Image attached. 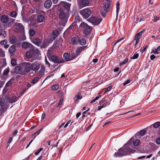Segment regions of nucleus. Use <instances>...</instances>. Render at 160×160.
Masks as SVG:
<instances>
[{
    "label": "nucleus",
    "mask_w": 160,
    "mask_h": 160,
    "mask_svg": "<svg viewBox=\"0 0 160 160\" xmlns=\"http://www.w3.org/2000/svg\"><path fill=\"white\" fill-rule=\"evenodd\" d=\"M39 51L37 48L35 47L30 49L29 51L27 52L26 53V57L27 58H30L33 56L37 55L39 54Z\"/></svg>",
    "instance_id": "obj_1"
},
{
    "label": "nucleus",
    "mask_w": 160,
    "mask_h": 160,
    "mask_svg": "<svg viewBox=\"0 0 160 160\" xmlns=\"http://www.w3.org/2000/svg\"><path fill=\"white\" fill-rule=\"evenodd\" d=\"M80 28H81L86 34H88L91 30V27L87 23L83 22L79 26Z\"/></svg>",
    "instance_id": "obj_2"
},
{
    "label": "nucleus",
    "mask_w": 160,
    "mask_h": 160,
    "mask_svg": "<svg viewBox=\"0 0 160 160\" xmlns=\"http://www.w3.org/2000/svg\"><path fill=\"white\" fill-rule=\"evenodd\" d=\"M80 13L83 18H87L91 15L92 12L90 8H87L81 10Z\"/></svg>",
    "instance_id": "obj_3"
},
{
    "label": "nucleus",
    "mask_w": 160,
    "mask_h": 160,
    "mask_svg": "<svg viewBox=\"0 0 160 160\" xmlns=\"http://www.w3.org/2000/svg\"><path fill=\"white\" fill-rule=\"evenodd\" d=\"M21 66L23 68L24 74L25 72H29L31 70V66L30 63L24 62L22 63Z\"/></svg>",
    "instance_id": "obj_4"
},
{
    "label": "nucleus",
    "mask_w": 160,
    "mask_h": 160,
    "mask_svg": "<svg viewBox=\"0 0 160 160\" xmlns=\"http://www.w3.org/2000/svg\"><path fill=\"white\" fill-rule=\"evenodd\" d=\"M128 149L126 148H122L119 149L118 152L117 153H115L114 156L115 157H122L123 155H125L126 153V152L128 151Z\"/></svg>",
    "instance_id": "obj_5"
},
{
    "label": "nucleus",
    "mask_w": 160,
    "mask_h": 160,
    "mask_svg": "<svg viewBox=\"0 0 160 160\" xmlns=\"http://www.w3.org/2000/svg\"><path fill=\"white\" fill-rule=\"evenodd\" d=\"M102 19L101 18H96L95 17H91L88 20L94 25H98L102 21Z\"/></svg>",
    "instance_id": "obj_6"
},
{
    "label": "nucleus",
    "mask_w": 160,
    "mask_h": 160,
    "mask_svg": "<svg viewBox=\"0 0 160 160\" xmlns=\"http://www.w3.org/2000/svg\"><path fill=\"white\" fill-rule=\"evenodd\" d=\"M133 137H132L127 142V143L125 145V146L126 147L130 145L132 147H133L132 146L131 143L132 142L133 143V145L135 146H137L140 144V141L139 140H136L134 141H133Z\"/></svg>",
    "instance_id": "obj_7"
},
{
    "label": "nucleus",
    "mask_w": 160,
    "mask_h": 160,
    "mask_svg": "<svg viewBox=\"0 0 160 160\" xmlns=\"http://www.w3.org/2000/svg\"><path fill=\"white\" fill-rule=\"evenodd\" d=\"M31 70L36 72L40 69L41 63L38 62H35L31 64Z\"/></svg>",
    "instance_id": "obj_8"
},
{
    "label": "nucleus",
    "mask_w": 160,
    "mask_h": 160,
    "mask_svg": "<svg viewBox=\"0 0 160 160\" xmlns=\"http://www.w3.org/2000/svg\"><path fill=\"white\" fill-rule=\"evenodd\" d=\"M22 47L24 49H28L29 48L31 49L34 47L31 44L26 42H22Z\"/></svg>",
    "instance_id": "obj_9"
},
{
    "label": "nucleus",
    "mask_w": 160,
    "mask_h": 160,
    "mask_svg": "<svg viewBox=\"0 0 160 160\" xmlns=\"http://www.w3.org/2000/svg\"><path fill=\"white\" fill-rule=\"evenodd\" d=\"M51 58L52 61L54 62L60 63L63 62L62 60H60L57 56L55 55L52 56Z\"/></svg>",
    "instance_id": "obj_10"
},
{
    "label": "nucleus",
    "mask_w": 160,
    "mask_h": 160,
    "mask_svg": "<svg viewBox=\"0 0 160 160\" xmlns=\"http://www.w3.org/2000/svg\"><path fill=\"white\" fill-rule=\"evenodd\" d=\"M22 70L23 68L22 66L16 67L14 69V72L21 75H23L24 73Z\"/></svg>",
    "instance_id": "obj_11"
},
{
    "label": "nucleus",
    "mask_w": 160,
    "mask_h": 160,
    "mask_svg": "<svg viewBox=\"0 0 160 160\" xmlns=\"http://www.w3.org/2000/svg\"><path fill=\"white\" fill-rule=\"evenodd\" d=\"M60 7H62L67 9L69 8L71 6V4L67 3L65 2H61L59 4Z\"/></svg>",
    "instance_id": "obj_12"
},
{
    "label": "nucleus",
    "mask_w": 160,
    "mask_h": 160,
    "mask_svg": "<svg viewBox=\"0 0 160 160\" xmlns=\"http://www.w3.org/2000/svg\"><path fill=\"white\" fill-rule=\"evenodd\" d=\"M0 20L2 23H6L9 21L8 16L5 15H2L1 17Z\"/></svg>",
    "instance_id": "obj_13"
},
{
    "label": "nucleus",
    "mask_w": 160,
    "mask_h": 160,
    "mask_svg": "<svg viewBox=\"0 0 160 160\" xmlns=\"http://www.w3.org/2000/svg\"><path fill=\"white\" fill-rule=\"evenodd\" d=\"M86 48V46H83L80 47H78L77 48L75 51V53L78 55L80 54L81 52L85 49Z\"/></svg>",
    "instance_id": "obj_14"
},
{
    "label": "nucleus",
    "mask_w": 160,
    "mask_h": 160,
    "mask_svg": "<svg viewBox=\"0 0 160 160\" xmlns=\"http://www.w3.org/2000/svg\"><path fill=\"white\" fill-rule=\"evenodd\" d=\"M59 17L60 19L66 21L68 18V16L65 13L62 12L60 13Z\"/></svg>",
    "instance_id": "obj_15"
},
{
    "label": "nucleus",
    "mask_w": 160,
    "mask_h": 160,
    "mask_svg": "<svg viewBox=\"0 0 160 160\" xmlns=\"http://www.w3.org/2000/svg\"><path fill=\"white\" fill-rule=\"evenodd\" d=\"M64 58L66 61H69L71 60V55L68 53H65L63 55Z\"/></svg>",
    "instance_id": "obj_16"
},
{
    "label": "nucleus",
    "mask_w": 160,
    "mask_h": 160,
    "mask_svg": "<svg viewBox=\"0 0 160 160\" xmlns=\"http://www.w3.org/2000/svg\"><path fill=\"white\" fill-rule=\"evenodd\" d=\"M52 2L50 0H47L44 3V6L45 8H49L51 6Z\"/></svg>",
    "instance_id": "obj_17"
},
{
    "label": "nucleus",
    "mask_w": 160,
    "mask_h": 160,
    "mask_svg": "<svg viewBox=\"0 0 160 160\" xmlns=\"http://www.w3.org/2000/svg\"><path fill=\"white\" fill-rule=\"evenodd\" d=\"M45 20V17L42 15H39L37 17V20L39 23L44 22Z\"/></svg>",
    "instance_id": "obj_18"
},
{
    "label": "nucleus",
    "mask_w": 160,
    "mask_h": 160,
    "mask_svg": "<svg viewBox=\"0 0 160 160\" xmlns=\"http://www.w3.org/2000/svg\"><path fill=\"white\" fill-rule=\"evenodd\" d=\"M7 99L9 102L12 103L16 102L17 100V98L16 96H14L12 97H9Z\"/></svg>",
    "instance_id": "obj_19"
},
{
    "label": "nucleus",
    "mask_w": 160,
    "mask_h": 160,
    "mask_svg": "<svg viewBox=\"0 0 160 160\" xmlns=\"http://www.w3.org/2000/svg\"><path fill=\"white\" fill-rule=\"evenodd\" d=\"M79 38L78 37H74L72 39V43L74 44H76L78 43Z\"/></svg>",
    "instance_id": "obj_20"
},
{
    "label": "nucleus",
    "mask_w": 160,
    "mask_h": 160,
    "mask_svg": "<svg viewBox=\"0 0 160 160\" xmlns=\"http://www.w3.org/2000/svg\"><path fill=\"white\" fill-rule=\"evenodd\" d=\"M81 3L82 5L81 8L87 6L88 5L89 1L88 0H81Z\"/></svg>",
    "instance_id": "obj_21"
},
{
    "label": "nucleus",
    "mask_w": 160,
    "mask_h": 160,
    "mask_svg": "<svg viewBox=\"0 0 160 160\" xmlns=\"http://www.w3.org/2000/svg\"><path fill=\"white\" fill-rule=\"evenodd\" d=\"M14 24L19 29H23L24 28L23 25L21 23L15 22Z\"/></svg>",
    "instance_id": "obj_22"
},
{
    "label": "nucleus",
    "mask_w": 160,
    "mask_h": 160,
    "mask_svg": "<svg viewBox=\"0 0 160 160\" xmlns=\"http://www.w3.org/2000/svg\"><path fill=\"white\" fill-rule=\"evenodd\" d=\"M143 32H144L143 30L141 32H139L138 33H137L135 36V39L139 40V39L141 37L142 34Z\"/></svg>",
    "instance_id": "obj_23"
},
{
    "label": "nucleus",
    "mask_w": 160,
    "mask_h": 160,
    "mask_svg": "<svg viewBox=\"0 0 160 160\" xmlns=\"http://www.w3.org/2000/svg\"><path fill=\"white\" fill-rule=\"evenodd\" d=\"M15 46L14 45H12L9 49V52L10 54H12L15 52Z\"/></svg>",
    "instance_id": "obj_24"
},
{
    "label": "nucleus",
    "mask_w": 160,
    "mask_h": 160,
    "mask_svg": "<svg viewBox=\"0 0 160 160\" xmlns=\"http://www.w3.org/2000/svg\"><path fill=\"white\" fill-rule=\"evenodd\" d=\"M0 36L5 37L6 36V33L4 29H2L0 31Z\"/></svg>",
    "instance_id": "obj_25"
},
{
    "label": "nucleus",
    "mask_w": 160,
    "mask_h": 160,
    "mask_svg": "<svg viewBox=\"0 0 160 160\" xmlns=\"http://www.w3.org/2000/svg\"><path fill=\"white\" fill-rule=\"evenodd\" d=\"M32 42L34 43L37 45H38L41 42V41L40 39L36 38L33 39Z\"/></svg>",
    "instance_id": "obj_26"
},
{
    "label": "nucleus",
    "mask_w": 160,
    "mask_h": 160,
    "mask_svg": "<svg viewBox=\"0 0 160 160\" xmlns=\"http://www.w3.org/2000/svg\"><path fill=\"white\" fill-rule=\"evenodd\" d=\"M16 41V39L14 37H12L10 38V43L11 44L15 43Z\"/></svg>",
    "instance_id": "obj_27"
},
{
    "label": "nucleus",
    "mask_w": 160,
    "mask_h": 160,
    "mask_svg": "<svg viewBox=\"0 0 160 160\" xmlns=\"http://www.w3.org/2000/svg\"><path fill=\"white\" fill-rule=\"evenodd\" d=\"M119 6L120 4L118 2L116 3V16L118 17V14L119 13Z\"/></svg>",
    "instance_id": "obj_28"
},
{
    "label": "nucleus",
    "mask_w": 160,
    "mask_h": 160,
    "mask_svg": "<svg viewBox=\"0 0 160 160\" xmlns=\"http://www.w3.org/2000/svg\"><path fill=\"white\" fill-rule=\"evenodd\" d=\"M79 43L80 44L82 45H84L86 43V41L85 39L82 38L79 40Z\"/></svg>",
    "instance_id": "obj_29"
},
{
    "label": "nucleus",
    "mask_w": 160,
    "mask_h": 160,
    "mask_svg": "<svg viewBox=\"0 0 160 160\" xmlns=\"http://www.w3.org/2000/svg\"><path fill=\"white\" fill-rule=\"evenodd\" d=\"M17 12L14 11H12L11 12L10 14V15L13 18H15L17 16Z\"/></svg>",
    "instance_id": "obj_30"
},
{
    "label": "nucleus",
    "mask_w": 160,
    "mask_h": 160,
    "mask_svg": "<svg viewBox=\"0 0 160 160\" xmlns=\"http://www.w3.org/2000/svg\"><path fill=\"white\" fill-rule=\"evenodd\" d=\"M146 133V131L144 129H143L138 132V134L141 136H142L145 134Z\"/></svg>",
    "instance_id": "obj_31"
},
{
    "label": "nucleus",
    "mask_w": 160,
    "mask_h": 160,
    "mask_svg": "<svg viewBox=\"0 0 160 160\" xmlns=\"http://www.w3.org/2000/svg\"><path fill=\"white\" fill-rule=\"evenodd\" d=\"M110 7V5L109 3L106 4L104 7V10L107 12L108 11V9Z\"/></svg>",
    "instance_id": "obj_32"
},
{
    "label": "nucleus",
    "mask_w": 160,
    "mask_h": 160,
    "mask_svg": "<svg viewBox=\"0 0 160 160\" xmlns=\"http://www.w3.org/2000/svg\"><path fill=\"white\" fill-rule=\"evenodd\" d=\"M5 102L4 98L2 96H0V105H1L4 104Z\"/></svg>",
    "instance_id": "obj_33"
},
{
    "label": "nucleus",
    "mask_w": 160,
    "mask_h": 160,
    "mask_svg": "<svg viewBox=\"0 0 160 160\" xmlns=\"http://www.w3.org/2000/svg\"><path fill=\"white\" fill-rule=\"evenodd\" d=\"M39 78L38 77H35L34 79H33L31 81V83L33 84L37 82L39 80Z\"/></svg>",
    "instance_id": "obj_34"
},
{
    "label": "nucleus",
    "mask_w": 160,
    "mask_h": 160,
    "mask_svg": "<svg viewBox=\"0 0 160 160\" xmlns=\"http://www.w3.org/2000/svg\"><path fill=\"white\" fill-rule=\"evenodd\" d=\"M82 98V96L81 94L79 93L76 96L75 98V99L76 101H78L79 99H81Z\"/></svg>",
    "instance_id": "obj_35"
},
{
    "label": "nucleus",
    "mask_w": 160,
    "mask_h": 160,
    "mask_svg": "<svg viewBox=\"0 0 160 160\" xmlns=\"http://www.w3.org/2000/svg\"><path fill=\"white\" fill-rule=\"evenodd\" d=\"M29 32L30 35V36H33L35 34V32L34 30L32 29H31L30 30Z\"/></svg>",
    "instance_id": "obj_36"
},
{
    "label": "nucleus",
    "mask_w": 160,
    "mask_h": 160,
    "mask_svg": "<svg viewBox=\"0 0 160 160\" xmlns=\"http://www.w3.org/2000/svg\"><path fill=\"white\" fill-rule=\"evenodd\" d=\"M12 84V82L11 81V79L6 84L5 87L8 88Z\"/></svg>",
    "instance_id": "obj_37"
},
{
    "label": "nucleus",
    "mask_w": 160,
    "mask_h": 160,
    "mask_svg": "<svg viewBox=\"0 0 160 160\" xmlns=\"http://www.w3.org/2000/svg\"><path fill=\"white\" fill-rule=\"evenodd\" d=\"M11 64L12 66H15L17 64L16 60L15 59H12L11 61Z\"/></svg>",
    "instance_id": "obj_38"
},
{
    "label": "nucleus",
    "mask_w": 160,
    "mask_h": 160,
    "mask_svg": "<svg viewBox=\"0 0 160 160\" xmlns=\"http://www.w3.org/2000/svg\"><path fill=\"white\" fill-rule=\"evenodd\" d=\"M160 125V123L159 122H157L153 125V127L155 128H158Z\"/></svg>",
    "instance_id": "obj_39"
},
{
    "label": "nucleus",
    "mask_w": 160,
    "mask_h": 160,
    "mask_svg": "<svg viewBox=\"0 0 160 160\" xmlns=\"http://www.w3.org/2000/svg\"><path fill=\"white\" fill-rule=\"evenodd\" d=\"M59 88V85L58 84H55L52 87V88L53 90H56Z\"/></svg>",
    "instance_id": "obj_40"
},
{
    "label": "nucleus",
    "mask_w": 160,
    "mask_h": 160,
    "mask_svg": "<svg viewBox=\"0 0 160 160\" xmlns=\"http://www.w3.org/2000/svg\"><path fill=\"white\" fill-rule=\"evenodd\" d=\"M101 97V96L100 95H99L98 96L96 97L94 99L91 101L90 102L91 103H94L96 100H98L99 98H100Z\"/></svg>",
    "instance_id": "obj_41"
},
{
    "label": "nucleus",
    "mask_w": 160,
    "mask_h": 160,
    "mask_svg": "<svg viewBox=\"0 0 160 160\" xmlns=\"http://www.w3.org/2000/svg\"><path fill=\"white\" fill-rule=\"evenodd\" d=\"M9 72V68H7L6 69H5L3 72V75L4 76H6L8 75V73Z\"/></svg>",
    "instance_id": "obj_42"
},
{
    "label": "nucleus",
    "mask_w": 160,
    "mask_h": 160,
    "mask_svg": "<svg viewBox=\"0 0 160 160\" xmlns=\"http://www.w3.org/2000/svg\"><path fill=\"white\" fill-rule=\"evenodd\" d=\"M78 54H77V53H73L71 55V60L76 58L78 56Z\"/></svg>",
    "instance_id": "obj_43"
},
{
    "label": "nucleus",
    "mask_w": 160,
    "mask_h": 160,
    "mask_svg": "<svg viewBox=\"0 0 160 160\" xmlns=\"http://www.w3.org/2000/svg\"><path fill=\"white\" fill-rule=\"evenodd\" d=\"M128 58L125 59L123 62H121V63H120V65L122 66V65L125 64L128 62Z\"/></svg>",
    "instance_id": "obj_44"
},
{
    "label": "nucleus",
    "mask_w": 160,
    "mask_h": 160,
    "mask_svg": "<svg viewBox=\"0 0 160 160\" xmlns=\"http://www.w3.org/2000/svg\"><path fill=\"white\" fill-rule=\"evenodd\" d=\"M59 34V31L57 30H54L53 32V35L55 36H57Z\"/></svg>",
    "instance_id": "obj_45"
},
{
    "label": "nucleus",
    "mask_w": 160,
    "mask_h": 160,
    "mask_svg": "<svg viewBox=\"0 0 160 160\" xmlns=\"http://www.w3.org/2000/svg\"><path fill=\"white\" fill-rule=\"evenodd\" d=\"M48 46V43L46 42H43L41 46L42 48H45Z\"/></svg>",
    "instance_id": "obj_46"
},
{
    "label": "nucleus",
    "mask_w": 160,
    "mask_h": 160,
    "mask_svg": "<svg viewBox=\"0 0 160 160\" xmlns=\"http://www.w3.org/2000/svg\"><path fill=\"white\" fill-rule=\"evenodd\" d=\"M138 53H135L133 55V57H132L131 58L132 59H137L138 58Z\"/></svg>",
    "instance_id": "obj_47"
},
{
    "label": "nucleus",
    "mask_w": 160,
    "mask_h": 160,
    "mask_svg": "<svg viewBox=\"0 0 160 160\" xmlns=\"http://www.w3.org/2000/svg\"><path fill=\"white\" fill-rule=\"evenodd\" d=\"M0 54L2 57L5 56L4 52L1 48H0Z\"/></svg>",
    "instance_id": "obj_48"
},
{
    "label": "nucleus",
    "mask_w": 160,
    "mask_h": 160,
    "mask_svg": "<svg viewBox=\"0 0 160 160\" xmlns=\"http://www.w3.org/2000/svg\"><path fill=\"white\" fill-rule=\"evenodd\" d=\"M43 150L42 148H40L39 149H38L37 151H36L35 153L34 154L36 155H38L40 152L42 151Z\"/></svg>",
    "instance_id": "obj_49"
},
{
    "label": "nucleus",
    "mask_w": 160,
    "mask_h": 160,
    "mask_svg": "<svg viewBox=\"0 0 160 160\" xmlns=\"http://www.w3.org/2000/svg\"><path fill=\"white\" fill-rule=\"evenodd\" d=\"M75 22H76L80 21H81V18L79 16H77L75 18Z\"/></svg>",
    "instance_id": "obj_50"
},
{
    "label": "nucleus",
    "mask_w": 160,
    "mask_h": 160,
    "mask_svg": "<svg viewBox=\"0 0 160 160\" xmlns=\"http://www.w3.org/2000/svg\"><path fill=\"white\" fill-rule=\"evenodd\" d=\"M63 99L61 98L58 104L57 105V107H60L63 103Z\"/></svg>",
    "instance_id": "obj_51"
},
{
    "label": "nucleus",
    "mask_w": 160,
    "mask_h": 160,
    "mask_svg": "<svg viewBox=\"0 0 160 160\" xmlns=\"http://www.w3.org/2000/svg\"><path fill=\"white\" fill-rule=\"evenodd\" d=\"M160 19L159 17H157V16L154 17V19H153V22H156L158 21Z\"/></svg>",
    "instance_id": "obj_52"
},
{
    "label": "nucleus",
    "mask_w": 160,
    "mask_h": 160,
    "mask_svg": "<svg viewBox=\"0 0 160 160\" xmlns=\"http://www.w3.org/2000/svg\"><path fill=\"white\" fill-rule=\"evenodd\" d=\"M130 81H131V80L129 79H128L125 82L123 83V86H125L127 84L129 83L130 82Z\"/></svg>",
    "instance_id": "obj_53"
},
{
    "label": "nucleus",
    "mask_w": 160,
    "mask_h": 160,
    "mask_svg": "<svg viewBox=\"0 0 160 160\" xmlns=\"http://www.w3.org/2000/svg\"><path fill=\"white\" fill-rule=\"evenodd\" d=\"M40 67L41 70L42 71H43L45 70V66L44 65L41 64Z\"/></svg>",
    "instance_id": "obj_54"
},
{
    "label": "nucleus",
    "mask_w": 160,
    "mask_h": 160,
    "mask_svg": "<svg viewBox=\"0 0 160 160\" xmlns=\"http://www.w3.org/2000/svg\"><path fill=\"white\" fill-rule=\"evenodd\" d=\"M28 88L27 87V86H26L25 88V89H24L23 90V91H22V92L20 93V96H21L24 93V92H25V91Z\"/></svg>",
    "instance_id": "obj_55"
},
{
    "label": "nucleus",
    "mask_w": 160,
    "mask_h": 160,
    "mask_svg": "<svg viewBox=\"0 0 160 160\" xmlns=\"http://www.w3.org/2000/svg\"><path fill=\"white\" fill-rule=\"evenodd\" d=\"M146 46H146L145 47H144V46H143L142 48L141 49L140 51L141 52L143 53L145 50L147 48Z\"/></svg>",
    "instance_id": "obj_56"
},
{
    "label": "nucleus",
    "mask_w": 160,
    "mask_h": 160,
    "mask_svg": "<svg viewBox=\"0 0 160 160\" xmlns=\"http://www.w3.org/2000/svg\"><path fill=\"white\" fill-rule=\"evenodd\" d=\"M4 84V82L0 80V88L2 87Z\"/></svg>",
    "instance_id": "obj_57"
},
{
    "label": "nucleus",
    "mask_w": 160,
    "mask_h": 160,
    "mask_svg": "<svg viewBox=\"0 0 160 160\" xmlns=\"http://www.w3.org/2000/svg\"><path fill=\"white\" fill-rule=\"evenodd\" d=\"M156 142L157 144H160V138H157Z\"/></svg>",
    "instance_id": "obj_58"
},
{
    "label": "nucleus",
    "mask_w": 160,
    "mask_h": 160,
    "mask_svg": "<svg viewBox=\"0 0 160 160\" xmlns=\"http://www.w3.org/2000/svg\"><path fill=\"white\" fill-rule=\"evenodd\" d=\"M7 43L6 41L5 40H3L1 42V44L2 45H4L6 44Z\"/></svg>",
    "instance_id": "obj_59"
},
{
    "label": "nucleus",
    "mask_w": 160,
    "mask_h": 160,
    "mask_svg": "<svg viewBox=\"0 0 160 160\" xmlns=\"http://www.w3.org/2000/svg\"><path fill=\"white\" fill-rule=\"evenodd\" d=\"M112 86H110L108 87L106 89V92H108L112 88Z\"/></svg>",
    "instance_id": "obj_60"
},
{
    "label": "nucleus",
    "mask_w": 160,
    "mask_h": 160,
    "mask_svg": "<svg viewBox=\"0 0 160 160\" xmlns=\"http://www.w3.org/2000/svg\"><path fill=\"white\" fill-rule=\"evenodd\" d=\"M106 97L104 98L99 102V104H102L104 101L105 98H106Z\"/></svg>",
    "instance_id": "obj_61"
},
{
    "label": "nucleus",
    "mask_w": 160,
    "mask_h": 160,
    "mask_svg": "<svg viewBox=\"0 0 160 160\" xmlns=\"http://www.w3.org/2000/svg\"><path fill=\"white\" fill-rule=\"evenodd\" d=\"M8 90V89L7 88L5 87L3 90V93L4 94H5L7 92Z\"/></svg>",
    "instance_id": "obj_62"
},
{
    "label": "nucleus",
    "mask_w": 160,
    "mask_h": 160,
    "mask_svg": "<svg viewBox=\"0 0 160 160\" xmlns=\"http://www.w3.org/2000/svg\"><path fill=\"white\" fill-rule=\"evenodd\" d=\"M156 58V56L154 55H151V56L150 57V59L152 60H153L154 58Z\"/></svg>",
    "instance_id": "obj_63"
},
{
    "label": "nucleus",
    "mask_w": 160,
    "mask_h": 160,
    "mask_svg": "<svg viewBox=\"0 0 160 160\" xmlns=\"http://www.w3.org/2000/svg\"><path fill=\"white\" fill-rule=\"evenodd\" d=\"M123 38H121L120 39H118V40L117 41H116V42H115V43H114V45H115L117 43H118V42H120L121 40H123Z\"/></svg>",
    "instance_id": "obj_64"
}]
</instances>
